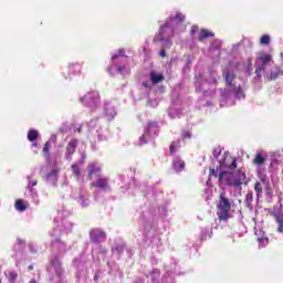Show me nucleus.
Instances as JSON below:
<instances>
[{"mask_svg":"<svg viewBox=\"0 0 283 283\" xmlns=\"http://www.w3.org/2000/svg\"><path fill=\"white\" fill-rule=\"evenodd\" d=\"M220 169L222 170L219 175V182L221 185H228L229 187H241L247 185V175L242 171L233 174L238 167L235 158L231 157L229 153H223L219 159Z\"/></svg>","mask_w":283,"mask_h":283,"instance_id":"nucleus-1","label":"nucleus"},{"mask_svg":"<svg viewBox=\"0 0 283 283\" xmlns=\"http://www.w3.org/2000/svg\"><path fill=\"white\" fill-rule=\"evenodd\" d=\"M223 76L228 86L220 91V107L235 105V101H244L247 98V94L244 93L242 85L238 84V76H235V72L229 69L223 72Z\"/></svg>","mask_w":283,"mask_h":283,"instance_id":"nucleus-2","label":"nucleus"},{"mask_svg":"<svg viewBox=\"0 0 283 283\" xmlns=\"http://www.w3.org/2000/svg\"><path fill=\"white\" fill-rule=\"evenodd\" d=\"M282 74L283 71L273 63V57L266 53L260 54L255 60V83L262 81V76L264 81H276L277 76Z\"/></svg>","mask_w":283,"mask_h":283,"instance_id":"nucleus-3","label":"nucleus"},{"mask_svg":"<svg viewBox=\"0 0 283 283\" xmlns=\"http://www.w3.org/2000/svg\"><path fill=\"white\" fill-rule=\"evenodd\" d=\"M185 15L182 13H177L175 17H170L169 20L166 21V24L160 27L161 32H168L170 34H179V32H184L185 25Z\"/></svg>","mask_w":283,"mask_h":283,"instance_id":"nucleus-4","label":"nucleus"},{"mask_svg":"<svg viewBox=\"0 0 283 283\" xmlns=\"http://www.w3.org/2000/svg\"><path fill=\"white\" fill-rule=\"evenodd\" d=\"M218 209L219 220L227 221L229 218H231V214L229 213V211H231V201L229 198H227V196H224V193L220 195Z\"/></svg>","mask_w":283,"mask_h":283,"instance_id":"nucleus-5","label":"nucleus"},{"mask_svg":"<svg viewBox=\"0 0 283 283\" xmlns=\"http://www.w3.org/2000/svg\"><path fill=\"white\" fill-rule=\"evenodd\" d=\"M80 103L90 109H96L101 105V95L97 91H91L80 98Z\"/></svg>","mask_w":283,"mask_h":283,"instance_id":"nucleus-6","label":"nucleus"},{"mask_svg":"<svg viewBox=\"0 0 283 283\" xmlns=\"http://www.w3.org/2000/svg\"><path fill=\"white\" fill-rule=\"evenodd\" d=\"M156 136H158V124L155 122H149L143 136L139 137L138 145H147L149 138H156Z\"/></svg>","mask_w":283,"mask_h":283,"instance_id":"nucleus-7","label":"nucleus"},{"mask_svg":"<svg viewBox=\"0 0 283 283\" xmlns=\"http://www.w3.org/2000/svg\"><path fill=\"white\" fill-rule=\"evenodd\" d=\"M60 235L61 230H59V228H54L51 232V238H53L51 241V247L53 251H57L59 253H65V251H67V247L63 241L59 239Z\"/></svg>","mask_w":283,"mask_h":283,"instance_id":"nucleus-8","label":"nucleus"},{"mask_svg":"<svg viewBox=\"0 0 283 283\" xmlns=\"http://www.w3.org/2000/svg\"><path fill=\"white\" fill-rule=\"evenodd\" d=\"M169 36H175V34H171L167 31L159 30V34L155 38V41H159L161 43V48H170L171 46V40H169Z\"/></svg>","mask_w":283,"mask_h":283,"instance_id":"nucleus-9","label":"nucleus"},{"mask_svg":"<svg viewBox=\"0 0 283 283\" xmlns=\"http://www.w3.org/2000/svg\"><path fill=\"white\" fill-rule=\"evenodd\" d=\"M163 81H165V76L163 75V73H157L153 71L150 72V82H143V87L151 88V85L163 83Z\"/></svg>","mask_w":283,"mask_h":283,"instance_id":"nucleus-10","label":"nucleus"},{"mask_svg":"<svg viewBox=\"0 0 283 283\" xmlns=\"http://www.w3.org/2000/svg\"><path fill=\"white\" fill-rule=\"evenodd\" d=\"M90 238L92 242H95V244H98L101 242H105V240L107 239V235L101 229H93L90 232Z\"/></svg>","mask_w":283,"mask_h":283,"instance_id":"nucleus-11","label":"nucleus"},{"mask_svg":"<svg viewBox=\"0 0 283 283\" xmlns=\"http://www.w3.org/2000/svg\"><path fill=\"white\" fill-rule=\"evenodd\" d=\"M76 145H78V140L72 139L67 146H66V153H65V158L66 160H72V156H74L76 151Z\"/></svg>","mask_w":283,"mask_h":283,"instance_id":"nucleus-12","label":"nucleus"},{"mask_svg":"<svg viewBox=\"0 0 283 283\" xmlns=\"http://www.w3.org/2000/svg\"><path fill=\"white\" fill-rule=\"evenodd\" d=\"M50 264H51L50 271H52L53 269L57 276H61L63 274V269L61 268V261L59 260V256L51 258Z\"/></svg>","mask_w":283,"mask_h":283,"instance_id":"nucleus-13","label":"nucleus"},{"mask_svg":"<svg viewBox=\"0 0 283 283\" xmlns=\"http://www.w3.org/2000/svg\"><path fill=\"white\" fill-rule=\"evenodd\" d=\"M104 114L108 120H114L116 117V108L114 105H112V103H105Z\"/></svg>","mask_w":283,"mask_h":283,"instance_id":"nucleus-14","label":"nucleus"},{"mask_svg":"<svg viewBox=\"0 0 283 283\" xmlns=\"http://www.w3.org/2000/svg\"><path fill=\"white\" fill-rule=\"evenodd\" d=\"M87 169L90 178H92L93 176H101V166H98V164L91 163Z\"/></svg>","mask_w":283,"mask_h":283,"instance_id":"nucleus-15","label":"nucleus"},{"mask_svg":"<svg viewBox=\"0 0 283 283\" xmlns=\"http://www.w3.org/2000/svg\"><path fill=\"white\" fill-rule=\"evenodd\" d=\"M94 187H97L98 189H102V191L109 190V184L107 182V178H99L96 184H94Z\"/></svg>","mask_w":283,"mask_h":283,"instance_id":"nucleus-16","label":"nucleus"},{"mask_svg":"<svg viewBox=\"0 0 283 283\" xmlns=\"http://www.w3.org/2000/svg\"><path fill=\"white\" fill-rule=\"evenodd\" d=\"M77 202L78 205H81V207L85 208V207H90V198L87 197V193L85 192H81L78 198H77Z\"/></svg>","mask_w":283,"mask_h":283,"instance_id":"nucleus-17","label":"nucleus"},{"mask_svg":"<svg viewBox=\"0 0 283 283\" xmlns=\"http://www.w3.org/2000/svg\"><path fill=\"white\" fill-rule=\"evenodd\" d=\"M172 167L177 172L185 171V161L182 159H175L172 161Z\"/></svg>","mask_w":283,"mask_h":283,"instance_id":"nucleus-18","label":"nucleus"},{"mask_svg":"<svg viewBox=\"0 0 283 283\" xmlns=\"http://www.w3.org/2000/svg\"><path fill=\"white\" fill-rule=\"evenodd\" d=\"M83 163H85V156L82 155V159L78 163H75L72 165V171L74 174V176H81V168L78 167V165H83Z\"/></svg>","mask_w":283,"mask_h":283,"instance_id":"nucleus-19","label":"nucleus"},{"mask_svg":"<svg viewBox=\"0 0 283 283\" xmlns=\"http://www.w3.org/2000/svg\"><path fill=\"white\" fill-rule=\"evenodd\" d=\"M281 157H282V155L280 154V151H275L271 155L272 161L270 164V169H273L275 167V165H277L280 163Z\"/></svg>","mask_w":283,"mask_h":283,"instance_id":"nucleus-20","label":"nucleus"},{"mask_svg":"<svg viewBox=\"0 0 283 283\" xmlns=\"http://www.w3.org/2000/svg\"><path fill=\"white\" fill-rule=\"evenodd\" d=\"M123 59H125V50L123 49L112 56L113 63H116V61L120 62Z\"/></svg>","mask_w":283,"mask_h":283,"instance_id":"nucleus-21","label":"nucleus"},{"mask_svg":"<svg viewBox=\"0 0 283 283\" xmlns=\"http://www.w3.org/2000/svg\"><path fill=\"white\" fill-rule=\"evenodd\" d=\"M39 139V130L35 129H30L28 133V140H30V143H34V140Z\"/></svg>","mask_w":283,"mask_h":283,"instance_id":"nucleus-22","label":"nucleus"},{"mask_svg":"<svg viewBox=\"0 0 283 283\" xmlns=\"http://www.w3.org/2000/svg\"><path fill=\"white\" fill-rule=\"evenodd\" d=\"M207 81H208V83H210L211 85H216V84L218 83V73L211 72V73L207 76Z\"/></svg>","mask_w":283,"mask_h":283,"instance_id":"nucleus-23","label":"nucleus"},{"mask_svg":"<svg viewBox=\"0 0 283 283\" xmlns=\"http://www.w3.org/2000/svg\"><path fill=\"white\" fill-rule=\"evenodd\" d=\"M15 209L17 211H25V209H28V202L23 201V200H18L15 202Z\"/></svg>","mask_w":283,"mask_h":283,"instance_id":"nucleus-24","label":"nucleus"},{"mask_svg":"<svg viewBox=\"0 0 283 283\" xmlns=\"http://www.w3.org/2000/svg\"><path fill=\"white\" fill-rule=\"evenodd\" d=\"M6 277L9 280L10 283L17 282V277H19V274L14 271L6 272Z\"/></svg>","mask_w":283,"mask_h":283,"instance_id":"nucleus-25","label":"nucleus"},{"mask_svg":"<svg viewBox=\"0 0 283 283\" xmlns=\"http://www.w3.org/2000/svg\"><path fill=\"white\" fill-rule=\"evenodd\" d=\"M254 165H264L266 163V159L262 156V154H256L254 159H253Z\"/></svg>","mask_w":283,"mask_h":283,"instance_id":"nucleus-26","label":"nucleus"},{"mask_svg":"<svg viewBox=\"0 0 283 283\" xmlns=\"http://www.w3.org/2000/svg\"><path fill=\"white\" fill-rule=\"evenodd\" d=\"M57 171L56 170H51L48 175H46V180L49 182H55L56 181V176H57Z\"/></svg>","mask_w":283,"mask_h":283,"instance_id":"nucleus-27","label":"nucleus"},{"mask_svg":"<svg viewBox=\"0 0 283 283\" xmlns=\"http://www.w3.org/2000/svg\"><path fill=\"white\" fill-rule=\"evenodd\" d=\"M148 277L151 279V282H153V283L158 282V277H160V271L157 270V269L153 270V272L149 274Z\"/></svg>","mask_w":283,"mask_h":283,"instance_id":"nucleus-28","label":"nucleus"},{"mask_svg":"<svg viewBox=\"0 0 283 283\" xmlns=\"http://www.w3.org/2000/svg\"><path fill=\"white\" fill-rule=\"evenodd\" d=\"M209 36H213V33L202 29L199 34V41H205V39H209Z\"/></svg>","mask_w":283,"mask_h":283,"instance_id":"nucleus-29","label":"nucleus"},{"mask_svg":"<svg viewBox=\"0 0 283 283\" xmlns=\"http://www.w3.org/2000/svg\"><path fill=\"white\" fill-rule=\"evenodd\" d=\"M69 70L73 72V74H78V72H81V64H70Z\"/></svg>","mask_w":283,"mask_h":283,"instance_id":"nucleus-30","label":"nucleus"},{"mask_svg":"<svg viewBox=\"0 0 283 283\" xmlns=\"http://www.w3.org/2000/svg\"><path fill=\"white\" fill-rule=\"evenodd\" d=\"M207 235L211 238V230L209 228L201 229V240H207Z\"/></svg>","mask_w":283,"mask_h":283,"instance_id":"nucleus-31","label":"nucleus"},{"mask_svg":"<svg viewBox=\"0 0 283 283\" xmlns=\"http://www.w3.org/2000/svg\"><path fill=\"white\" fill-rule=\"evenodd\" d=\"M50 147H52V144L50 142H46L43 147V154L45 158H50Z\"/></svg>","mask_w":283,"mask_h":283,"instance_id":"nucleus-32","label":"nucleus"},{"mask_svg":"<svg viewBox=\"0 0 283 283\" xmlns=\"http://www.w3.org/2000/svg\"><path fill=\"white\" fill-rule=\"evenodd\" d=\"M180 147V140H177L170 145V154H176L177 149Z\"/></svg>","mask_w":283,"mask_h":283,"instance_id":"nucleus-33","label":"nucleus"},{"mask_svg":"<svg viewBox=\"0 0 283 283\" xmlns=\"http://www.w3.org/2000/svg\"><path fill=\"white\" fill-rule=\"evenodd\" d=\"M62 224H63L64 231H66V233H70V231H72V222H70L67 220H63Z\"/></svg>","mask_w":283,"mask_h":283,"instance_id":"nucleus-34","label":"nucleus"},{"mask_svg":"<svg viewBox=\"0 0 283 283\" xmlns=\"http://www.w3.org/2000/svg\"><path fill=\"white\" fill-rule=\"evenodd\" d=\"M222 149L220 148H214L213 150V158H216V160H218V163L220 161V158H222Z\"/></svg>","mask_w":283,"mask_h":283,"instance_id":"nucleus-35","label":"nucleus"},{"mask_svg":"<svg viewBox=\"0 0 283 283\" xmlns=\"http://www.w3.org/2000/svg\"><path fill=\"white\" fill-rule=\"evenodd\" d=\"M254 190L256 191L258 198H260V195L262 193V182L256 181L254 184Z\"/></svg>","mask_w":283,"mask_h":283,"instance_id":"nucleus-36","label":"nucleus"},{"mask_svg":"<svg viewBox=\"0 0 283 283\" xmlns=\"http://www.w3.org/2000/svg\"><path fill=\"white\" fill-rule=\"evenodd\" d=\"M261 45H269L271 43V36L270 35H263L260 40Z\"/></svg>","mask_w":283,"mask_h":283,"instance_id":"nucleus-37","label":"nucleus"},{"mask_svg":"<svg viewBox=\"0 0 283 283\" xmlns=\"http://www.w3.org/2000/svg\"><path fill=\"white\" fill-rule=\"evenodd\" d=\"M220 48H222V42L220 40L212 42L211 50H220Z\"/></svg>","mask_w":283,"mask_h":283,"instance_id":"nucleus-38","label":"nucleus"},{"mask_svg":"<svg viewBox=\"0 0 283 283\" xmlns=\"http://www.w3.org/2000/svg\"><path fill=\"white\" fill-rule=\"evenodd\" d=\"M27 180H28V189L32 191V187H36V180H32L30 176L27 177Z\"/></svg>","mask_w":283,"mask_h":283,"instance_id":"nucleus-39","label":"nucleus"},{"mask_svg":"<svg viewBox=\"0 0 283 283\" xmlns=\"http://www.w3.org/2000/svg\"><path fill=\"white\" fill-rule=\"evenodd\" d=\"M147 105H148V107H158V101L157 99H148Z\"/></svg>","mask_w":283,"mask_h":283,"instance_id":"nucleus-40","label":"nucleus"},{"mask_svg":"<svg viewBox=\"0 0 283 283\" xmlns=\"http://www.w3.org/2000/svg\"><path fill=\"white\" fill-rule=\"evenodd\" d=\"M258 242L261 247H266V244H269V239L258 238Z\"/></svg>","mask_w":283,"mask_h":283,"instance_id":"nucleus-41","label":"nucleus"},{"mask_svg":"<svg viewBox=\"0 0 283 283\" xmlns=\"http://www.w3.org/2000/svg\"><path fill=\"white\" fill-rule=\"evenodd\" d=\"M259 178L261 180L262 184L264 185H269V177H266V175H259Z\"/></svg>","mask_w":283,"mask_h":283,"instance_id":"nucleus-42","label":"nucleus"},{"mask_svg":"<svg viewBox=\"0 0 283 283\" xmlns=\"http://www.w3.org/2000/svg\"><path fill=\"white\" fill-rule=\"evenodd\" d=\"M119 74H129V71L125 66H117Z\"/></svg>","mask_w":283,"mask_h":283,"instance_id":"nucleus-43","label":"nucleus"},{"mask_svg":"<svg viewBox=\"0 0 283 283\" xmlns=\"http://www.w3.org/2000/svg\"><path fill=\"white\" fill-rule=\"evenodd\" d=\"M245 202L248 205H251V202H253V193H248L247 197H245Z\"/></svg>","mask_w":283,"mask_h":283,"instance_id":"nucleus-44","label":"nucleus"},{"mask_svg":"<svg viewBox=\"0 0 283 283\" xmlns=\"http://www.w3.org/2000/svg\"><path fill=\"white\" fill-rule=\"evenodd\" d=\"M169 116H170V118H180V115L176 114V111H174V109L169 111Z\"/></svg>","mask_w":283,"mask_h":283,"instance_id":"nucleus-45","label":"nucleus"},{"mask_svg":"<svg viewBox=\"0 0 283 283\" xmlns=\"http://www.w3.org/2000/svg\"><path fill=\"white\" fill-rule=\"evenodd\" d=\"M113 253H123V245H117L116 248H113Z\"/></svg>","mask_w":283,"mask_h":283,"instance_id":"nucleus-46","label":"nucleus"},{"mask_svg":"<svg viewBox=\"0 0 283 283\" xmlns=\"http://www.w3.org/2000/svg\"><path fill=\"white\" fill-rule=\"evenodd\" d=\"M182 138L186 139V138H191V133L189 132H184L182 133Z\"/></svg>","mask_w":283,"mask_h":283,"instance_id":"nucleus-47","label":"nucleus"},{"mask_svg":"<svg viewBox=\"0 0 283 283\" xmlns=\"http://www.w3.org/2000/svg\"><path fill=\"white\" fill-rule=\"evenodd\" d=\"M190 32H191V34H196V32H198V27L192 25Z\"/></svg>","mask_w":283,"mask_h":283,"instance_id":"nucleus-48","label":"nucleus"},{"mask_svg":"<svg viewBox=\"0 0 283 283\" xmlns=\"http://www.w3.org/2000/svg\"><path fill=\"white\" fill-rule=\"evenodd\" d=\"M159 56H161L163 59H165V56H167V52H165V49H163V50L159 52Z\"/></svg>","mask_w":283,"mask_h":283,"instance_id":"nucleus-49","label":"nucleus"},{"mask_svg":"<svg viewBox=\"0 0 283 283\" xmlns=\"http://www.w3.org/2000/svg\"><path fill=\"white\" fill-rule=\"evenodd\" d=\"M196 87H197V90L199 91V92H205V88H202V87H200V84H196Z\"/></svg>","mask_w":283,"mask_h":283,"instance_id":"nucleus-50","label":"nucleus"},{"mask_svg":"<svg viewBox=\"0 0 283 283\" xmlns=\"http://www.w3.org/2000/svg\"><path fill=\"white\" fill-rule=\"evenodd\" d=\"M240 45H242V43H237L233 45V50H238L240 48Z\"/></svg>","mask_w":283,"mask_h":283,"instance_id":"nucleus-51","label":"nucleus"},{"mask_svg":"<svg viewBox=\"0 0 283 283\" xmlns=\"http://www.w3.org/2000/svg\"><path fill=\"white\" fill-rule=\"evenodd\" d=\"M210 176H216V169H210Z\"/></svg>","mask_w":283,"mask_h":283,"instance_id":"nucleus-52","label":"nucleus"},{"mask_svg":"<svg viewBox=\"0 0 283 283\" xmlns=\"http://www.w3.org/2000/svg\"><path fill=\"white\" fill-rule=\"evenodd\" d=\"M29 283H36V280L33 279Z\"/></svg>","mask_w":283,"mask_h":283,"instance_id":"nucleus-53","label":"nucleus"},{"mask_svg":"<svg viewBox=\"0 0 283 283\" xmlns=\"http://www.w3.org/2000/svg\"><path fill=\"white\" fill-rule=\"evenodd\" d=\"M32 146H33V147H38L36 143H33Z\"/></svg>","mask_w":283,"mask_h":283,"instance_id":"nucleus-54","label":"nucleus"},{"mask_svg":"<svg viewBox=\"0 0 283 283\" xmlns=\"http://www.w3.org/2000/svg\"><path fill=\"white\" fill-rule=\"evenodd\" d=\"M136 283H144V282L139 280V281H137Z\"/></svg>","mask_w":283,"mask_h":283,"instance_id":"nucleus-55","label":"nucleus"},{"mask_svg":"<svg viewBox=\"0 0 283 283\" xmlns=\"http://www.w3.org/2000/svg\"><path fill=\"white\" fill-rule=\"evenodd\" d=\"M18 242H20V243H21V242H23V241H21V239H18Z\"/></svg>","mask_w":283,"mask_h":283,"instance_id":"nucleus-56","label":"nucleus"},{"mask_svg":"<svg viewBox=\"0 0 283 283\" xmlns=\"http://www.w3.org/2000/svg\"><path fill=\"white\" fill-rule=\"evenodd\" d=\"M29 269H32V265H31V266H29Z\"/></svg>","mask_w":283,"mask_h":283,"instance_id":"nucleus-57","label":"nucleus"}]
</instances>
